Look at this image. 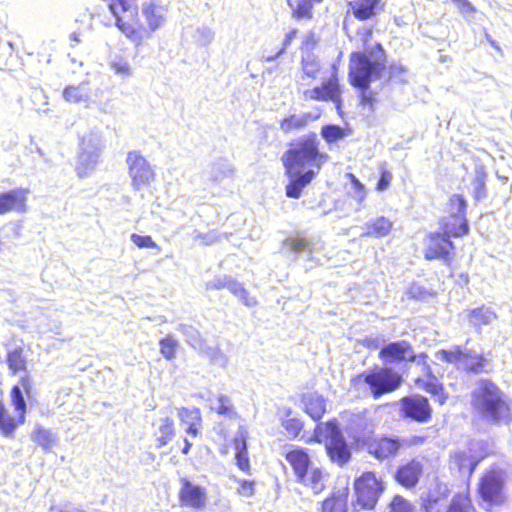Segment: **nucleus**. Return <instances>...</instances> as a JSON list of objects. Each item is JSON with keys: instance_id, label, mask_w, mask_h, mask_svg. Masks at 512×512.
Here are the masks:
<instances>
[{"instance_id": "obj_1", "label": "nucleus", "mask_w": 512, "mask_h": 512, "mask_svg": "<svg viewBox=\"0 0 512 512\" xmlns=\"http://www.w3.org/2000/svg\"><path fill=\"white\" fill-rule=\"evenodd\" d=\"M386 53L381 44H376L369 52H353L349 62L350 84L360 91V104L374 111L377 92L372 90V82L380 80L386 70Z\"/></svg>"}, {"instance_id": "obj_2", "label": "nucleus", "mask_w": 512, "mask_h": 512, "mask_svg": "<svg viewBox=\"0 0 512 512\" xmlns=\"http://www.w3.org/2000/svg\"><path fill=\"white\" fill-rule=\"evenodd\" d=\"M471 405L483 419L494 424L507 418L510 412L506 395L489 379L477 381L471 393Z\"/></svg>"}, {"instance_id": "obj_3", "label": "nucleus", "mask_w": 512, "mask_h": 512, "mask_svg": "<svg viewBox=\"0 0 512 512\" xmlns=\"http://www.w3.org/2000/svg\"><path fill=\"white\" fill-rule=\"evenodd\" d=\"M319 145L320 141L316 133H309L299 138L282 155L281 160L284 167L302 171L314 169L317 174L329 158L326 153L320 151Z\"/></svg>"}, {"instance_id": "obj_4", "label": "nucleus", "mask_w": 512, "mask_h": 512, "mask_svg": "<svg viewBox=\"0 0 512 512\" xmlns=\"http://www.w3.org/2000/svg\"><path fill=\"white\" fill-rule=\"evenodd\" d=\"M403 382L402 376L392 368L375 366L351 379V386L356 391H369L374 399L398 389Z\"/></svg>"}, {"instance_id": "obj_5", "label": "nucleus", "mask_w": 512, "mask_h": 512, "mask_svg": "<svg viewBox=\"0 0 512 512\" xmlns=\"http://www.w3.org/2000/svg\"><path fill=\"white\" fill-rule=\"evenodd\" d=\"M437 358L447 363L454 364L458 369L468 374H489L493 370L491 354L477 353L465 346H454L450 350H440Z\"/></svg>"}, {"instance_id": "obj_6", "label": "nucleus", "mask_w": 512, "mask_h": 512, "mask_svg": "<svg viewBox=\"0 0 512 512\" xmlns=\"http://www.w3.org/2000/svg\"><path fill=\"white\" fill-rule=\"evenodd\" d=\"M315 438L318 441L325 439V449L331 461L340 466L349 461L351 451L336 420L318 424L315 429Z\"/></svg>"}, {"instance_id": "obj_7", "label": "nucleus", "mask_w": 512, "mask_h": 512, "mask_svg": "<svg viewBox=\"0 0 512 512\" xmlns=\"http://www.w3.org/2000/svg\"><path fill=\"white\" fill-rule=\"evenodd\" d=\"M11 404L16 416H11L2 400H0V432L5 437H12L18 426L26 421L27 404L19 386H13L10 391Z\"/></svg>"}, {"instance_id": "obj_8", "label": "nucleus", "mask_w": 512, "mask_h": 512, "mask_svg": "<svg viewBox=\"0 0 512 512\" xmlns=\"http://www.w3.org/2000/svg\"><path fill=\"white\" fill-rule=\"evenodd\" d=\"M385 487L381 479L377 478L373 472H365L354 481V491L356 496L355 506L363 509H373Z\"/></svg>"}, {"instance_id": "obj_9", "label": "nucleus", "mask_w": 512, "mask_h": 512, "mask_svg": "<svg viewBox=\"0 0 512 512\" xmlns=\"http://www.w3.org/2000/svg\"><path fill=\"white\" fill-rule=\"evenodd\" d=\"M102 148L103 143L99 136L90 134L83 137L76 165V173L79 177H86L94 171L98 164Z\"/></svg>"}, {"instance_id": "obj_10", "label": "nucleus", "mask_w": 512, "mask_h": 512, "mask_svg": "<svg viewBox=\"0 0 512 512\" xmlns=\"http://www.w3.org/2000/svg\"><path fill=\"white\" fill-rule=\"evenodd\" d=\"M479 495L490 505H502L506 500L505 473L500 469H492L484 474L479 483Z\"/></svg>"}, {"instance_id": "obj_11", "label": "nucleus", "mask_w": 512, "mask_h": 512, "mask_svg": "<svg viewBox=\"0 0 512 512\" xmlns=\"http://www.w3.org/2000/svg\"><path fill=\"white\" fill-rule=\"evenodd\" d=\"M126 163L134 190L140 191L154 181V169L140 151H130Z\"/></svg>"}, {"instance_id": "obj_12", "label": "nucleus", "mask_w": 512, "mask_h": 512, "mask_svg": "<svg viewBox=\"0 0 512 512\" xmlns=\"http://www.w3.org/2000/svg\"><path fill=\"white\" fill-rule=\"evenodd\" d=\"M379 358L385 364L417 361L418 364L426 365L427 355L425 353L416 355L408 341L400 340L384 345L379 351Z\"/></svg>"}, {"instance_id": "obj_13", "label": "nucleus", "mask_w": 512, "mask_h": 512, "mask_svg": "<svg viewBox=\"0 0 512 512\" xmlns=\"http://www.w3.org/2000/svg\"><path fill=\"white\" fill-rule=\"evenodd\" d=\"M401 411L404 418L425 423L431 418L432 408L426 397L412 395L401 399Z\"/></svg>"}, {"instance_id": "obj_14", "label": "nucleus", "mask_w": 512, "mask_h": 512, "mask_svg": "<svg viewBox=\"0 0 512 512\" xmlns=\"http://www.w3.org/2000/svg\"><path fill=\"white\" fill-rule=\"evenodd\" d=\"M455 248L451 239L440 232H432L428 235V245L425 249L426 260H442L445 264L450 263V251Z\"/></svg>"}, {"instance_id": "obj_15", "label": "nucleus", "mask_w": 512, "mask_h": 512, "mask_svg": "<svg viewBox=\"0 0 512 512\" xmlns=\"http://www.w3.org/2000/svg\"><path fill=\"white\" fill-rule=\"evenodd\" d=\"M424 465L421 460L412 459L400 464L394 474L398 484L406 489L415 488L423 474Z\"/></svg>"}, {"instance_id": "obj_16", "label": "nucleus", "mask_w": 512, "mask_h": 512, "mask_svg": "<svg viewBox=\"0 0 512 512\" xmlns=\"http://www.w3.org/2000/svg\"><path fill=\"white\" fill-rule=\"evenodd\" d=\"M482 445L483 444L479 441H472L468 451H458L453 455V463L462 476L469 478L480 461L484 458L482 454L477 455L473 453L476 448H481Z\"/></svg>"}, {"instance_id": "obj_17", "label": "nucleus", "mask_w": 512, "mask_h": 512, "mask_svg": "<svg viewBox=\"0 0 512 512\" xmlns=\"http://www.w3.org/2000/svg\"><path fill=\"white\" fill-rule=\"evenodd\" d=\"M286 175L289 178V183L286 186V196L293 199H298L303 189L314 179L316 171L314 169H293L285 167Z\"/></svg>"}, {"instance_id": "obj_18", "label": "nucleus", "mask_w": 512, "mask_h": 512, "mask_svg": "<svg viewBox=\"0 0 512 512\" xmlns=\"http://www.w3.org/2000/svg\"><path fill=\"white\" fill-rule=\"evenodd\" d=\"M180 481L179 500L181 504L194 509L203 508L207 500L206 489L193 484L186 478H182Z\"/></svg>"}, {"instance_id": "obj_19", "label": "nucleus", "mask_w": 512, "mask_h": 512, "mask_svg": "<svg viewBox=\"0 0 512 512\" xmlns=\"http://www.w3.org/2000/svg\"><path fill=\"white\" fill-rule=\"evenodd\" d=\"M304 98L317 101H332L336 104L337 110H340L341 107L339 85L337 81L333 79L326 81L320 87L306 90L304 92Z\"/></svg>"}, {"instance_id": "obj_20", "label": "nucleus", "mask_w": 512, "mask_h": 512, "mask_svg": "<svg viewBox=\"0 0 512 512\" xmlns=\"http://www.w3.org/2000/svg\"><path fill=\"white\" fill-rule=\"evenodd\" d=\"M27 190L17 188L0 193V215L8 212H26Z\"/></svg>"}, {"instance_id": "obj_21", "label": "nucleus", "mask_w": 512, "mask_h": 512, "mask_svg": "<svg viewBox=\"0 0 512 512\" xmlns=\"http://www.w3.org/2000/svg\"><path fill=\"white\" fill-rule=\"evenodd\" d=\"M177 416L188 435L196 437L199 434L202 426V416L199 408L181 407L178 409Z\"/></svg>"}, {"instance_id": "obj_22", "label": "nucleus", "mask_w": 512, "mask_h": 512, "mask_svg": "<svg viewBox=\"0 0 512 512\" xmlns=\"http://www.w3.org/2000/svg\"><path fill=\"white\" fill-rule=\"evenodd\" d=\"M286 460L292 466L297 480H303L305 474L312 468L311 459L303 448H293L286 453Z\"/></svg>"}, {"instance_id": "obj_23", "label": "nucleus", "mask_w": 512, "mask_h": 512, "mask_svg": "<svg viewBox=\"0 0 512 512\" xmlns=\"http://www.w3.org/2000/svg\"><path fill=\"white\" fill-rule=\"evenodd\" d=\"M402 443L398 438L383 437L372 442L369 452L377 459L383 460L397 454Z\"/></svg>"}, {"instance_id": "obj_24", "label": "nucleus", "mask_w": 512, "mask_h": 512, "mask_svg": "<svg viewBox=\"0 0 512 512\" xmlns=\"http://www.w3.org/2000/svg\"><path fill=\"white\" fill-rule=\"evenodd\" d=\"M156 448L166 446L175 436V423L169 416L160 417L153 423Z\"/></svg>"}, {"instance_id": "obj_25", "label": "nucleus", "mask_w": 512, "mask_h": 512, "mask_svg": "<svg viewBox=\"0 0 512 512\" xmlns=\"http://www.w3.org/2000/svg\"><path fill=\"white\" fill-rule=\"evenodd\" d=\"M313 239L302 236L288 237L282 242V250L286 254H306L308 259H312L313 250L315 248Z\"/></svg>"}, {"instance_id": "obj_26", "label": "nucleus", "mask_w": 512, "mask_h": 512, "mask_svg": "<svg viewBox=\"0 0 512 512\" xmlns=\"http://www.w3.org/2000/svg\"><path fill=\"white\" fill-rule=\"evenodd\" d=\"M441 234L451 237H462L469 232V224L466 217H444L440 220Z\"/></svg>"}, {"instance_id": "obj_27", "label": "nucleus", "mask_w": 512, "mask_h": 512, "mask_svg": "<svg viewBox=\"0 0 512 512\" xmlns=\"http://www.w3.org/2000/svg\"><path fill=\"white\" fill-rule=\"evenodd\" d=\"M135 3V8L141 6V14L145 18L148 27L151 30H156L162 21V14L160 7L157 6V0H132Z\"/></svg>"}, {"instance_id": "obj_28", "label": "nucleus", "mask_w": 512, "mask_h": 512, "mask_svg": "<svg viewBox=\"0 0 512 512\" xmlns=\"http://www.w3.org/2000/svg\"><path fill=\"white\" fill-rule=\"evenodd\" d=\"M381 0H352L349 2L353 15L364 21L373 18L379 13Z\"/></svg>"}, {"instance_id": "obj_29", "label": "nucleus", "mask_w": 512, "mask_h": 512, "mask_svg": "<svg viewBox=\"0 0 512 512\" xmlns=\"http://www.w3.org/2000/svg\"><path fill=\"white\" fill-rule=\"evenodd\" d=\"M487 177L488 174L485 166L477 164L474 168L473 178L470 183L471 194L476 202L486 199L488 195L486 187Z\"/></svg>"}, {"instance_id": "obj_30", "label": "nucleus", "mask_w": 512, "mask_h": 512, "mask_svg": "<svg viewBox=\"0 0 512 512\" xmlns=\"http://www.w3.org/2000/svg\"><path fill=\"white\" fill-rule=\"evenodd\" d=\"M302 403L306 413L314 420H320L326 412V404L323 396L309 392L302 396Z\"/></svg>"}, {"instance_id": "obj_31", "label": "nucleus", "mask_w": 512, "mask_h": 512, "mask_svg": "<svg viewBox=\"0 0 512 512\" xmlns=\"http://www.w3.org/2000/svg\"><path fill=\"white\" fill-rule=\"evenodd\" d=\"M132 10H134V16L132 17L131 14L125 13L129 19H131L134 23H129L127 21H124L123 18L120 16L121 8H118V14L114 15L116 19V26L119 28V30L124 33L128 38L130 39H136L137 36V29L135 25L138 27H142L143 23L141 22L139 16H138V9H141V6H138L135 8V3L133 2V5L131 4Z\"/></svg>"}, {"instance_id": "obj_32", "label": "nucleus", "mask_w": 512, "mask_h": 512, "mask_svg": "<svg viewBox=\"0 0 512 512\" xmlns=\"http://www.w3.org/2000/svg\"><path fill=\"white\" fill-rule=\"evenodd\" d=\"M31 440L39 445L43 451L50 452L56 446L58 437L51 429L36 424L31 433Z\"/></svg>"}, {"instance_id": "obj_33", "label": "nucleus", "mask_w": 512, "mask_h": 512, "mask_svg": "<svg viewBox=\"0 0 512 512\" xmlns=\"http://www.w3.org/2000/svg\"><path fill=\"white\" fill-rule=\"evenodd\" d=\"M497 315L495 311L487 306H481L474 308L468 313L469 323L478 331L481 330L482 326L491 324L496 320Z\"/></svg>"}, {"instance_id": "obj_34", "label": "nucleus", "mask_w": 512, "mask_h": 512, "mask_svg": "<svg viewBox=\"0 0 512 512\" xmlns=\"http://www.w3.org/2000/svg\"><path fill=\"white\" fill-rule=\"evenodd\" d=\"M318 116H314L310 112H304L300 114H292L284 118L280 122V129L284 133H289L293 130L303 129L308 125L309 122L315 121Z\"/></svg>"}, {"instance_id": "obj_35", "label": "nucleus", "mask_w": 512, "mask_h": 512, "mask_svg": "<svg viewBox=\"0 0 512 512\" xmlns=\"http://www.w3.org/2000/svg\"><path fill=\"white\" fill-rule=\"evenodd\" d=\"M63 98L70 103H87L91 99L90 89L84 82L77 86H67L63 91Z\"/></svg>"}, {"instance_id": "obj_36", "label": "nucleus", "mask_w": 512, "mask_h": 512, "mask_svg": "<svg viewBox=\"0 0 512 512\" xmlns=\"http://www.w3.org/2000/svg\"><path fill=\"white\" fill-rule=\"evenodd\" d=\"M24 350L21 346H17L7 352L6 362L12 374L26 371L27 359L23 354Z\"/></svg>"}, {"instance_id": "obj_37", "label": "nucleus", "mask_w": 512, "mask_h": 512, "mask_svg": "<svg viewBox=\"0 0 512 512\" xmlns=\"http://www.w3.org/2000/svg\"><path fill=\"white\" fill-rule=\"evenodd\" d=\"M417 383L420 388L431 394L440 405L446 402L447 395L444 393L443 385L435 376H431L427 380H417Z\"/></svg>"}, {"instance_id": "obj_38", "label": "nucleus", "mask_w": 512, "mask_h": 512, "mask_svg": "<svg viewBox=\"0 0 512 512\" xmlns=\"http://www.w3.org/2000/svg\"><path fill=\"white\" fill-rule=\"evenodd\" d=\"M352 131L350 128H344L336 124H327L321 128L320 135L328 143L333 144L339 140L350 136Z\"/></svg>"}, {"instance_id": "obj_39", "label": "nucleus", "mask_w": 512, "mask_h": 512, "mask_svg": "<svg viewBox=\"0 0 512 512\" xmlns=\"http://www.w3.org/2000/svg\"><path fill=\"white\" fill-rule=\"evenodd\" d=\"M210 179L215 182H221L234 174L233 166L224 159H219L210 167Z\"/></svg>"}, {"instance_id": "obj_40", "label": "nucleus", "mask_w": 512, "mask_h": 512, "mask_svg": "<svg viewBox=\"0 0 512 512\" xmlns=\"http://www.w3.org/2000/svg\"><path fill=\"white\" fill-rule=\"evenodd\" d=\"M321 0H287L293 17L296 19L311 18L313 5Z\"/></svg>"}, {"instance_id": "obj_41", "label": "nucleus", "mask_w": 512, "mask_h": 512, "mask_svg": "<svg viewBox=\"0 0 512 512\" xmlns=\"http://www.w3.org/2000/svg\"><path fill=\"white\" fill-rule=\"evenodd\" d=\"M392 226L393 224L389 219L383 216L377 217L366 224L367 235H373L376 237L386 236L390 233Z\"/></svg>"}, {"instance_id": "obj_42", "label": "nucleus", "mask_w": 512, "mask_h": 512, "mask_svg": "<svg viewBox=\"0 0 512 512\" xmlns=\"http://www.w3.org/2000/svg\"><path fill=\"white\" fill-rule=\"evenodd\" d=\"M323 477L324 475L320 468H311L307 474H305L303 480L297 481L310 487L315 494H318L324 489Z\"/></svg>"}, {"instance_id": "obj_43", "label": "nucleus", "mask_w": 512, "mask_h": 512, "mask_svg": "<svg viewBox=\"0 0 512 512\" xmlns=\"http://www.w3.org/2000/svg\"><path fill=\"white\" fill-rule=\"evenodd\" d=\"M178 331L185 337L186 342L194 349L201 348L203 338L199 330L190 324L181 323L178 325Z\"/></svg>"}, {"instance_id": "obj_44", "label": "nucleus", "mask_w": 512, "mask_h": 512, "mask_svg": "<svg viewBox=\"0 0 512 512\" xmlns=\"http://www.w3.org/2000/svg\"><path fill=\"white\" fill-rule=\"evenodd\" d=\"M474 509L468 493H457L452 498L446 512H471Z\"/></svg>"}, {"instance_id": "obj_45", "label": "nucleus", "mask_w": 512, "mask_h": 512, "mask_svg": "<svg viewBox=\"0 0 512 512\" xmlns=\"http://www.w3.org/2000/svg\"><path fill=\"white\" fill-rule=\"evenodd\" d=\"M467 201L460 194H454L450 197L448 203V213L452 217H466Z\"/></svg>"}, {"instance_id": "obj_46", "label": "nucleus", "mask_w": 512, "mask_h": 512, "mask_svg": "<svg viewBox=\"0 0 512 512\" xmlns=\"http://www.w3.org/2000/svg\"><path fill=\"white\" fill-rule=\"evenodd\" d=\"M226 289H228L233 295L238 297L246 306L251 307L256 304V300L254 298L249 297L246 289L238 281L229 278Z\"/></svg>"}, {"instance_id": "obj_47", "label": "nucleus", "mask_w": 512, "mask_h": 512, "mask_svg": "<svg viewBox=\"0 0 512 512\" xmlns=\"http://www.w3.org/2000/svg\"><path fill=\"white\" fill-rule=\"evenodd\" d=\"M302 71L309 78H316L320 70L318 58L313 53H306L302 56Z\"/></svg>"}, {"instance_id": "obj_48", "label": "nucleus", "mask_w": 512, "mask_h": 512, "mask_svg": "<svg viewBox=\"0 0 512 512\" xmlns=\"http://www.w3.org/2000/svg\"><path fill=\"white\" fill-rule=\"evenodd\" d=\"M457 7L459 13L468 23H472L477 13V8L469 0H451Z\"/></svg>"}, {"instance_id": "obj_49", "label": "nucleus", "mask_w": 512, "mask_h": 512, "mask_svg": "<svg viewBox=\"0 0 512 512\" xmlns=\"http://www.w3.org/2000/svg\"><path fill=\"white\" fill-rule=\"evenodd\" d=\"M160 352L167 360L175 358L178 342L170 335L159 341Z\"/></svg>"}, {"instance_id": "obj_50", "label": "nucleus", "mask_w": 512, "mask_h": 512, "mask_svg": "<svg viewBox=\"0 0 512 512\" xmlns=\"http://www.w3.org/2000/svg\"><path fill=\"white\" fill-rule=\"evenodd\" d=\"M206 355L214 365L224 368L228 364V357L218 347L208 348L206 350Z\"/></svg>"}, {"instance_id": "obj_51", "label": "nucleus", "mask_w": 512, "mask_h": 512, "mask_svg": "<svg viewBox=\"0 0 512 512\" xmlns=\"http://www.w3.org/2000/svg\"><path fill=\"white\" fill-rule=\"evenodd\" d=\"M193 38L199 45L208 46L214 39V32L210 28L202 26L195 30Z\"/></svg>"}, {"instance_id": "obj_52", "label": "nucleus", "mask_w": 512, "mask_h": 512, "mask_svg": "<svg viewBox=\"0 0 512 512\" xmlns=\"http://www.w3.org/2000/svg\"><path fill=\"white\" fill-rule=\"evenodd\" d=\"M413 505L400 495L394 496L389 506V512H413Z\"/></svg>"}, {"instance_id": "obj_53", "label": "nucleus", "mask_w": 512, "mask_h": 512, "mask_svg": "<svg viewBox=\"0 0 512 512\" xmlns=\"http://www.w3.org/2000/svg\"><path fill=\"white\" fill-rule=\"evenodd\" d=\"M322 512H346V507L339 497L333 496L322 503Z\"/></svg>"}, {"instance_id": "obj_54", "label": "nucleus", "mask_w": 512, "mask_h": 512, "mask_svg": "<svg viewBox=\"0 0 512 512\" xmlns=\"http://www.w3.org/2000/svg\"><path fill=\"white\" fill-rule=\"evenodd\" d=\"M220 415L231 417L234 413L231 399L226 395H220L217 399V406L213 407Z\"/></svg>"}, {"instance_id": "obj_55", "label": "nucleus", "mask_w": 512, "mask_h": 512, "mask_svg": "<svg viewBox=\"0 0 512 512\" xmlns=\"http://www.w3.org/2000/svg\"><path fill=\"white\" fill-rule=\"evenodd\" d=\"M389 79L396 83L407 82V69L401 64H392L389 67Z\"/></svg>"}, {"instance_id": "obj_56", "label": "nucleus", "mask_w": 512, "mask_h": 512, "mask_svg": "<svg viewBox=\"0 0 512 512\" xmlns=\"http://www.w3.org/2000/svg\"><path fill=\"white\" fill-rule=\"evenodd\" d=\"M108 1H109V3H108L109 10L111 11V13L113 15H117L118 8H121V11L123 13L129 12L132 17L134 16V10H132L129 0H108Z\"/></svg>"}, {"instance_id": "obj_57", "label": "nucleus", "mask_w": 512, "mask_h": 512, "mask_svg": "<svg viewBox=\"0 0 512 512\" xmlns=\"http://www.w3.org/2000/svg\"><path fill=\"white\" fill-rule=\"evenodd\" d=\"M131 241L139 248H156L159 249V246L153 241L152 237L149 235H138L133 233L130 237Z\"/></svg>"}, {"instance_id": "obj_58", "label": "nucleus", "mask_w": 512, "mask_h": 512, "mask_svg": "<svg viewBox=\"0 0 512 512\" xmlns=\"http://www.w3.org/2000/svg\"><path fill=\"white\" fill-rule=\"evenodd\" d=\"M282 425L288 434L293 437H297L303 428L302 422L297 418H288Z\"/></svg>"}, {"instance_id": "obj_59", "label": "nucleus", "mask_w": 512, "mask_h": 512, "mask_svg": "<svg viewBox=\"0 0 512 512\" xmlns=\"http://www.w3.org/2000/svg\"><path fill=\"white\" fill-rule=\"evenodd\" d=\"M406 295L410 299L424 300L429 293L426 288L414 283L407 289Z\"/></svg>"}, {"instance_id": "obj_60", "label": "nucleus", "mask_w": 512, "mask_h": 512, "mask_svg": "<svg viewBox=\"0 0 512 512\" xmlns=\"http://www.w3.org/2000/svg\"><path fill=\"white\" fill-rule=\"evenodd\" d=\"M111 67L117 75L122 77H129L131 75L130 65L125 61H114Z\"/></svg>"}, {"instance_id": "obj_61", "label": "nucleus", "mask_w": 512, "mask_h": 512, "mask_svg": "<svg viewBox=\"0 0 512 512\" xmlns=\"http://www.w3.org/2000/svg\"><path fill=\"white\" fill-rule=\"evenodd\" d=\"M230 277H215L212 280L206 283V289L208 290H220L223 288H227L228 281Z\"/></svg>"}, {"instance_id": "obj_62", "label": "nucleus", "mask_w": 512, "mask_h": 512, "mask_svg": "<svg viewBox=\"0 0 512 512\" xmlns=\"http://www.w3.org/2000/svg\"><path fill=\"white\" fill-rule=\"evenodd\" d=\"M392 179V174L389 171H383L377 182V190L382 192L388 189Z\"/></svg>"}, {"instance_id": "obj_63", "label": "nucleus", "mask_w": 512, "mask_h": 512, "mask_svg": "<svg viewBox=\"0 0 512 512\" xmlns=\"http://www.w3.org/2000/svg\"><path fill=\"white\" fill-rule=\"evenodd\" d=\"M348 176L351 179V184L355 190L356 197L359 201H362L365 197L364 185L353 174H348Z\"/></svg>"}, {"instance_id": "obj_64", "label": "nucleus", "mask_w": 512, "mask_h": 512, "mask_svg": "<svg viewBox=\"0 0 512 512\" xmlns=\"http://www.w3.org/2000/svg\"><path fill=\"white\" fill-rule=\"evenodd\" d=\"M240 487L238 489V492L240 495L249 497L252 496L254 493V482L249 480H241Z\"/></svg>"}]
</instances>
